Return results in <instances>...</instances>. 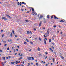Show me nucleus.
I'll use <instances>...</instances> for the list:
<instances>
[{
  "mask_svg": "<svg viewBox=\"0 0 66 66\" xmlns=\"http://www.w3.org/2000/svg\"><path fill=\"white\" fill-rule=\"evenodd\" d=\"M52 40H54V38H53V37H52Z\"/></svg>",
  "mask_w": 66,
  "mask_h": 66,
  "instance_id": "nucleus-42",
  "label": "nucleus"
},
{
  "mask_svg": "<svg viewBox=\"0 0 66 66\" xmlns=\"http://www.w3.org/2000/svg\"><path fill=\"white\" fill-rule=\"evenodd\" d=\"M12 33L13 34H14V30H12Z\"/></svg>",
  "mask_w": 66,
  "mask_h": 66,
  "instance_id": "nucleus-33",
  "label": "nucleus"
},
{
  "mask_svg": "<svg viewBox=\"0 0 66 66\" xmlns=\"http://www.w3.org/2000/svg\"><path fill=\"white\" fill-rule=\"evenodd\" d=\"M30 43L32 44H33V42H30Z\"/></svg>",
  "mask_w": 66,
  "mask_h": 66,
  "instance_id": "nucleus-32",
  "label": "nucleus"
},
{
  "mask_svg": "<svg viewBox=\"0 0 66 66\" xmlns=\"http://www.w3.org/2000/svg\"><path fill=\"white\" fill-rule=\"evenodd\" d=\"M18 55H19V56H20V53H19V54H18Z\"/></svg>",
  "mask_w": 66,
  "mask_h": 66,
  "instance_id": "nucleus-49",
  "label": "nucleus"
},
{
  "mask_svg": "<svg viewBox=\"0 0 66 66\" xmlns=\"http://www.w3.org/2000/svg\"><path fill=\"white\" fill-rule=\"evenodd\" d=\"M52 64H53V63H51V65H52Z\"/></svg>",
  "mask_w": 66,
  "mask_h": 66,
  "instance_id": "nucleus-64",
  "label": "nucleus"
},
{
  "mask_svg": "<svg viewBox=\"0 0 66 66\" xmlns=\"http://www.w3.org/2000/svg\"><path fill=\"white\" fill-rule=\"evenodd\" d=\"M39 14L37 16L38 17H39Z\"/></svg>",
  "mask_w": 66,
  "mask_h": 66,
  "instance_id": "nucleus-59",
  "label": "nucleus"
},
{
  "mask_svg": "<svg viewBox=\"0 0 66 66\" xmlns=\"http://www.w3.org/2000/svg\"><path fill=\"white\" fill-rule=\"evenodd\" d=\"M22 59V57H21L20 58L19 60H21V59Z\"/></svg>",
  "mask_w": 66,
  "mask_h": 66,
  "instance_id": "nucleus-40",
  "label": "nucleus"
},
{
  "mask_svg": "<svg viewBox=\"0 0 66 66\" xmlns=\"http://www.w3.org/2000/svg\"><path fill=\"white\" fill-rule=\"evenodd\" d=\"M34 14H35V15H37V13H36V12H35V13Z\"/></svg>",
  "mask_w": 66,
  "mask_h": 66,
  "instance_id": "nucleus-36",
  "label": "nucleus"
},
{
  "mask_svg": "<svg viewBox=\"0 0 66 66\" xmlns=\"http://www.w3.org/2000/svg\"><path fill=\"white\" fill-rule=\"evenodd\" d=\"M32 50V49H30L29 50V51H31Z\"/></svg>",
  "mask_w": 66,
  "mask_h": 66,
  "instance_id": "nucleus-61",
  "label": "nucleus"
},
{
  "mask_svg": "<svg viewBox=\"0 0 66 66\" xmlns=\"http://www.w3.org/2000/svg\"><path fill=\"white\" fill-rule=\"evenodd\" d=\"M26 13H29V11L26 12Z\"/></svg>",
  "mask_w": 66,
  "mask_h": 66,
  "instance_id": "nucleus-60",
  "label": "nucleus"
},
{
  "mask_svg": "<svg viewBox=\"0 0 66 66\" xmlns=\"http://www.w3.org/2000/svg\"><path fill=\"white\" fill-rule=\"evenodd\" d=\"M39 39L40 41H42V40L41 39L40 37L39 38Z\"/></svg>",
  "mask_w": 66,
  "mask_h": 66,
  "instance_id": "nucleus-22",
  "label": "nucleus"
},
{
  "mask_svg": "<svg viewBox=\"0 0 66 66\" xmlns=\"http://www.w3.org/2000/svg\"><path fill=\"white\" fill-rule=\"evenodd\" d=\"M60 22H64V21H63V20H61Z\"/></svg>",
  "mask_w": 66,
  "mask_h": 66,
  "instance_id": "nucleus-9",
  "label": "nucleus"
},
{
  "mask_svg": "<svg viewBox=\"0 0 66 66\" xmlns=\"http://www.w3.org/2000/svg\"><path fill=\"white\" fill-rule=\"evenodd\" d=\"M54 18L55 19H58V18L56 17V16L55 15L54 16Z\"/></svg>",
  "mask_w": 66,
  "mask_h": 66,
  "instance_id": "nucleus-5",
  "label": "nucleus"
},
{
  "mask_svg": "<svg viewBox=\"0 0 66 66\" xmlns=\"http://www.w3.org/2000/svg\"><path fill=\"white\" fill-rule=\"evenodd\" d=\"M53 16H52L51 17V19H52V18H53Z\"/></svg>",
  "mask_w": 66,
  "mask_h": 66,
  "instance_id": "nucleus-38",
  "label": "nucleus"
},
{
  "mask_svg": "<svg viewBox=\"0 0 66 66\" xmlns=\"http://www.w3.org/2000/svg\"><path fill=\"white\" fill-rule=\"evenodd\" d=\"M45 35L46 36H49V34H48L47 33H45Z\"/></svg>",
  "mask_w": 66,
  "mask_h": 66,
  "instance_id": "nucleus-6",
  "label": "nucleus"
},
{
  "mask_svg": "<svg viewBox=\"0 0 66 66\" xmlns=\"http://www.w3.org/2000/svg\"><path fill=\"white\" fill-rule=\"evenodd\" d=\"M52 48H53V49H54V47H53L52 46Z\"/></svg>",
  "mask_w": 66,
  "mask_h": 66,
  "instance_id": "nucleus-45",
  "label": "nucleus"
},
{
  "mask_svg": "<svg viewBox=\"0 0 66 66\" xmlns=\"http://www.w3.org/2000/svg\"><path fill=\"white\" fill-rule=\"evenodd\" d=\"M26 41L27 42H29V41L28 40V39H26Z\"/></svg>",
  "mask_w": 66,
  "mask_h": 66,
  "instance_id": "nucleus-37",
  "label": "nucleus"
},
{
  "mask_svg": "<svg viewBox=\"0 0 66 66\" xmlns=\"http://www.w3.org/2000/svg\"><path fill=\"white\" fill-rule=\"evenodd\" d=\"M41 25H42V23L40 22L39 24V27H40V26H41Z\"/></svg>",
  "mask_w": 66,
  "mask_h": 66,
  "instance_id": "nucleus-17",
  "label": "nucleus"
},
{
  "mask_svg": "<svg viewBox=\"0 0 66 66\" xmlns=\"http://www.w3.org/2000/svg\"><path fill=\"white\" fill-rule=\"evenodd\" d=\"M44 40V44H45V45H47V43H46V42L47 41H46V40L45 39Z\"/></svg>",
  "mask_w": 66,
  "mask_h": 66,
  "instance_id": "nucleus-7",
  "label": "nucleus"
},
{
  "mask_svg": "<svg viewBox=\"0 0 66 66\" xmlns=\"http://www.w3.org/2000/svg\"><path fill=\"white\" fill-rule=\"evenodd\" d=\"M28 65H29V66H30V65H31V63H28Z\"/></svg>",
  "mask_w": 66,
  "mask_h": 66,
  "instance_id": "nucleus-21",
  "label": "nucleus"
},
{
  "mask_svg": "<svg viewBox=\"0 0 66 66\" xmlns=\"http://www.w3.org/2000/svg\"><path fill=\"white\" fill-rule=\"evenodd\" d=\"M39 56H42V55L40 54H39Z\"/></svg>",
  "mask_w": 66,
  "mask_h": 66,
  "instance_id": "nucleus-44",
  "label": "nucleus"
},
{
  "mask_svg": "<svg viewBox=\"0 0 66 66\" xmlns=\"http://www.w3.org/2000/svg\"><path fill=\"white\" fill-rule=\"evenodd\" d=\"M31 9L32 10V12H33V11H34V9L33 8H31Z\"/></svg>",
  "mask_w": 66,
  "mask_h": 66,
  "instance_id": "nucleus-10",
  "label": "nucleus"
},
{
  "mask_svg": "<svg viewBox=\"0 0 66 66\" xmlns=\"http://www.w3.org/2000/svg\"><path fill=\"white\" fill-rule=\"evenodd\" d=\"M16 64H17V63H18V61H16L15 63Z\"/></svg>",
  "mask_w": 66,
  "mask_h": 66,
  "instance_id": "nucleus-43",
  "label": "nucleus"
},
{
  "mask_svg": "<svg viewBox=\"0 0 66 66\" xmlns=\"http://www.w3.org/2000/svg\"><path fill=\"white\" fill-rule=\"evenodd\" d=\"M37 50L38 51H40V48H39V47H38V48H37Z\"/></svg>",
  "mask_w": 66,
  "mask_h": 66,
  "instance_id": "nucleus-8",
  "label": "nucleus"
},
{
  "mask_svg": "<svg viewBox=\"0 0 66 66\" xmlns=\"http://www.w3.org/2000/svg\"><path fill=\"white\" fill-rule=\"evenodd\" d=\"M44 19V23H46V19H45V18H44L43 19Z\"/></svg>",
  "mask_w": 66,
  "mask_h": 66,
  "instance_id": "nucleus-3",
  "label": "nucleus"
},
{
  "mask_svg": "<svg viewBox=\"0 0 66 66\" xmlns=\"http://www.w3.org/2000/svg\"><path fill=\"white\" fill-rule=\"evenodd\" d=\"M10 36L11 37H12V36H13V34H12V32L11 33Z\"/></svg>",
  "mask_w": 66,
  "mask_h": 66,
  "instance_id": "nucleus-14",
  "label": "nucleus"
},
{
  "mask_svg": "<svg viewBox=\"0 0 66 66\" xmlns=\"http://www.w3.org/2000/svg\"><path fill=\"white\" fill-rule=\"evenodd\" d=\"M15 63L14 62H11V64H15Z\"/></svg>",
  "mask_w": 66,
  "mask_h": 66,
  "instance_id": "nucleus-13",
  "label": "nucleus"
},
{
  "mask_svg": "<svg viewBox=\"0 0 66 66\" xmlns=\"http://www.w3.org/2000/svg\"><path fill=\"white\" fill-rule=\"evenodd\" d=\"M20 4V3H19V2H18L17 3L18 5H19Z\"/></svg>",
  "mask_w": 66,
  "mask_h": 66,
  "instance_id": "nucleus-19",
  "label": "nucleus"
},
{
  "mask_svg": "<svg viewBox=\"0 0 66 66\" xmlns=\"http://www.w3.org/2000/svg\"><path fill=\"white\" fill-rule=\"evenodd\" d=\"M31 58L32 60H33L34 59V58L33 57H31Z\"/></svg>",
  "mask_w": 66,
  "mask_h": 66,
  "instance_id": "nucleus-46",
  "label": "nucleus"
},
{
  "mask_svg": "<svg viewBox=\"0 0 66 66\" xmlns=\"http://www.w3.org/2000/svg\"><path fill=\"white\" fill-rule=\"evenodd\" d=\"M61 58H62V59H64V58L62 56H61Z\"/></svg>",
  "mask_w": 66,
  "mask_h": 66,
  "instance_id": "nucleus-35",
  "label": "nucleus"
},
{
  "mask_svg": "<svg viewBox=\"0 0 66 66\" xmlns=\"http://www.w3.org/2000/svg\"><path fill=\"white\" fill-rule=\"evenodd\" d=\"M6 16H7V17H8V18H12V17H11L9 15H7V14H6L5 15Z\"/></svg>",
  "mask_w": 66,
  "mask_h": 66,
  "instance_id": "nucleus-2",
  "label": "nucleus"
},
{
  "mask_svg": "<svg viewBox=\"0 0 66 66\" xmlns=\"http://www.w3.org/2000/svg\"><path fill=\"white\" fill-rule=\"evenodd\" d=\"M25 21L26 22H28V21L27 20H25Z\"/></svg>",
  "mask_w": 66,
  "mask_h": 66,
  "instance_id": "nucleus-48",
  "label": "nucleus"
},
{
  "mask_svg": "<svg viewBox=\"0 0 66 66\" xmlns=\"http://www.w3.org/2000/svg\"><path fill=\"white\" fill-rule=\"evenodd\" d=\"M54 53H55V55H56V53L55 52H54Z\"/></svg>",
  "mask_w": 66,
  "mask_h": 66,
  "instance_id": "nucleus-50",
  "label": "nucleus"
},
{
  "mask_svg": "<svg viewBox=\"0 0 66 66\" xmlns=\"http://www.w3.org/2000/svg\"><path fill=\"white\" fill-rule=\"evenodd\" d=\"M34 31H36V29L35 28H34Z\"/></svg>",
  "mask_w": 66,
  "mask_h": 66,
  "instance_id": "nucleus-41",
  "label": "nucleus"
},
{
  "mask_svg": "<svg viewBox=\"0 0 66 66\" xmlns=\"http://www.w3.org/2000/svg\"><path fill=\"white\" fill-rule=\"evenodd\" d=\"M47 18L48 19H49V18H50V15H47Z\"/></svg>",
  "mask_w": 66,
  "mask_h": 66,
  "instance_id": "nucleus-15",
  "label": "nucleus"
},
{
  "mask_svg": "<svg viewBox=\"0 0 66 66\" xmlns=\"http://www.w3.org/2000/svg\"><path fill=\"white\" fill-rule=\"evenodd\" d=\"M22 63L23 64H24V61H23V62H22Z\"/></svg>",
  "mask_w": 66,
  "mask_h": 66,
  "instance_id": "nucleus-54",
  "label": "nucleus"
},
{
  "mask_svg": "<svg viewBox=\"0 0 66 66\" xmlns=\"http://www.w3.org/2000/svg\"><path fill=\"white\" fill-rule=\"evenodd\" d=\"M8 42H12V40L11 39L10 40H8Z\"/></svg>",
  "mask_w": 66,
  "mask_h": 66,
  "instance_id": "nucleus-30",
  "label": "nucleus"
},
{
  "mask_svg": "<svg viewBox=\"0 0 66 66\" xmlns=\"http://www.w3.org/2000/svg\"><path fill=\"white\" fill-rule=\"evenodd\" d=\"M3 42L4 44H5V43H6V41H3Z\"/></svg>",
  "mask_w": 66,
  "mask_h": 66,
  "instance_id": "nucleus-28",
  "label": "nucleus"
},
{
  "mask_svg": "<svg viewBox=\"0 0 66 66\" xmlns=\"http://www.w3.org/2000/svg\"><path fill=\"white\" fill-rule=\"evenodd\" d=\"M7 46V44H5L4 45V46Z\"/></svg>",
  "mask_w": 66,
  "mask_h": 66,
  "instance_id": "nucleus-47",
  "label": "nucleus"
},
{
  "mask_svg": "<svg viewBox=\"0 0 66 66\" xmlns=\"http://www.w3.org/2000/svg\"><path fill=\"white\" fill-rule=\"evenodd\" d=\"M44 37H46V36H45V35H44Z\"/></svg>",
  "mask_w": 66,
  "mask_h": 66,
  "instance_id": "nucleus-52",
  "label": "nucleus"
},
{
  "mask_svg": "<svg viewBox=\"0 0 66 66\" xmlns=\"http://www.w3.org/2000/svg\"><path fill=\"white\" fill-rule=\"evenodd\" d=\"M21 10L22 11H23L24 10L23 9H21Z\"/></svg>",
  "mask_w": 66,
  "mask_h": 66,
  "instance_id": "nucleus-62",
  "label": "nucleus"
},
{
  "mask_svg": "<svg viewBox=\"0 0 66 66\" xmlns=\"http://www.w3.org/2000/svg\"><path fill=\"white\" fill-rule=\"evenodd\" d=\"M22 4H24L25 5H26V3H25L23 2L22 3Z\"/></svg>",
  "mask_w": 66,
  "mask_h": 66,
  "instance_id": "nucleus-16",
  "label": "nucleus"
},
{
  "mask_svg": "<svg viewBox=\"0 0 66 66\" xmlns=\"http://www.w3.org/2000/svg\"><path fill=\"white\" fill-rule=\"evenodd\" d=\"M23 55L22 54H21L20 56H22Z\"/></svg>",
  "mask_w": 66,
  "mask_h": 66,
  "instance_id": "nucleus-51",
  "label": "nucleus"
},
{
  "mask_svg": "<svg viewBox=\"0 0 66 66\" xmlns=\"http://www.w3.org/2000/svg\"><path fill=\"white\" fill-rule=\"evenodd\" d=\"M29 60H30V61H31V57H29Z\"/></svg>",
  "mask_w": 66,
  "mask_h": 66,
  "instance_id": "nucleus-27",
  "label": "nucleus"
},
{
  "mask_svg": "<svg viewBox=\"0 0 66 66\" xmlns=\"http://www.w3.org/2000/svg\"><path fill=\"white\" fill-rule=\"evenodd\" d=\"M7 50H9V47H8L7 49Z\"/></svg>",
  "mask_w": 66,
  "mask_h": 66,
  "instance_id": "nucleus-55",
  "label": "nucleus"
},
{
  "mask_svg": "<svg viewBox=\"0 0 66 66\" xmlns=\"http://www.w3.org/2000/svg\"><path fill=\"white\" fill-rule=\"evenodd\" d=\"M49 42L50 43H51V39H50Z\"/></svg>",
  "mask_w": 66,
  "mask_h": 66,
  "instance_id": "nucleus-26",
  "label": "nucleus"
},
{
  "mask_svg": "<svg viewBox=\"0 0 66 66\" xmlns=\"http://www.w3.org/2000/svg\"><path fill=\"white\" fill-rule=\"evenodd\" d=\"M53 27H54V28H56V26L55 25H54L53 26Z\"/></svg>",
  "mask_w": 66,
  "mask_h": 66,
  "instance_id": "nucleus-20",
  "label": "nucleus"
},
{
  "mask_svg": "<svg viewBox=\"0 0 66 66\" xmlns=\"http://www.w3.org/2000/svg\"><path fill=\"white\" fill-rule=\"evenodd\" d=\"M43 16L42 15H40L39 18V19H42V18H43Z\"/></svg>",
  "mask_w": 66,
  "mask_h": 66,
  "instance_id": "nucleus-4",
  "label": "nucleus"
},
{
  "mask_svg": "<svg viewBox=\"0 0 66 66\" xmlns=\"http://www.w3.org/2000/svg\"><path fill=\"white\" fill-rule=\"evenodd\" d=\"M2 19H4V20H7L8 19L7 18L5 17H3L2 18Z\"/></svg>",
  "mask_w": 66,
  "mask_h": 66,
  "instance_id": "nucleus-1",
  "label": "nucleus"
},
{
  "mask_svg": "<svg viewBox=\"0 0 66 66\" xmlns=\"http://www.w3.org/2000/svg\"><path fill=\"white\" fill-rule=\"evenodd\" d=\"M29 33H30V32L29 31H28L27 32V34H29Z\"/></svg>",
  "mask_w": 66,
  "mask_h": 66,
  "instance_id": "nucleus-23",
  "label": "nucleus"
},
{
  "mask_svg": "<svg viewBox=\"0 0 66 66\" xmlns=\"http://www.w3.org/2000/svg\"><path fill=\"white\" fill-rule=\"evenodd\" d=\"M2 59L3 60H5V57H2Z\"/></svg>",
  "mask_w": 66,
  "mask_h": 66,
  "instance_id": "nucleus-24",
  "label": "nucleus"
},
{
  "mask_svg": "<svg viewBox=\"0 0 66 66\" xmlns=\"http://www.w3.org/2000/svg\"><path fill=\"white\" fill-rule=\"evenodd\" d=\"M8 57L9 59H11V56H8Z\"/></svg>",
  "mask_w": 66,
  "mask_h": 66,
  "instance_id": "nucleus-25",
  "label": "nucleus"
},
{
  "mask_svg": "<svg viewBox=\"0 0 66 66\" xmlns=\"http://www.w3.org/2000/svg\"><path fill=\"white\" fill-rule=\"evenodd\" d=\"M3 36H4V35H2V37H3Z\"/></svg>",
  "mask_w": 66,
  "mask_h": 66,
  "instance_id": "nucleus-56",
  "label": "nucleus"
},
{
  "mask_svg": "<svg viewBox=\"0 0 66 66\" xmlns=\"http://www.w3.org/2000/svg\"><path fill=\"white\" fill-rule=\"evenodd\" d=\"M29 33H30L31 34H32V33L31 31H29Z\"/></svg>",
  "mask_w": 66,
  "mask_h": 66,
  "instance_id": "nucleus-39",
  "label": "nucleus"
},
{
  "mask_svg": "<svg viewBox=\"0 0 66 66\" xmlns=\"http://www.w3.org/2000/svg\"><path fill=\"white\" fill-rule=\"evenodd\" d=\"M0 52H3V51H2V50H0Z\"/></svg>",
  "mask_w": 66,
  "mask_h": 66,
  "instance_id": "nucleus-29",
  "label": "nucleus"
},
{
  "mask_svg": "<svg viewBox=\"0 0 66 66\" xmlns=\"http://www.w3.org/2000/svg\"><path fill=\"white\" fill-rule=\"evenodd\" d=\"M47 32V34H49V29H48Z\"/></svg>",
  "mask_w": 66,
  "mask_h": 66,
  "instance_id": "nucleus-11",
  "label": "nucleus"
},
{
  "mask_svg": "<svg viewBox=\"0 0 66 66\" xmlns=\"http://www.w3.org/2000/svg\"><path fill=\"white\" fill-rule=\"evenodd\" d=\"M27 43L26 42H24V44H25V45H27Z\"/></svg>",
  "mask_w": 66,
  "mask_h": 66,
  "instance_id": "nucleus-34",
  "label": "nucleus"
},
{
  "mask_svg": "<svg viewBox=\"0 0 66 66\" xmlns=\"http://www.w3.org/2000/svg\"><path fill=\"white\" fill-rule=\"evenodd\" d=\"M22 3H21V2H20V6H21V4Z\"/></svg>",
  "mask_w": 66,
  "mask_h": 66,
  "instance_id": "nucleus-31",
  "label": "nucleus"
},
{
  "mask_svg": "<svg viewBox=\"0 0 66 66\" xmlns=\"http://www.w3.org/2000/svg\"><path fill=\"white\" fill-rule=\"evenodd\" d=\"M35 13V12H34V11L32 12V13H33L34 14Z\"/></svg>",
  "mask_w": 66,
  "mask_h": 66,
  "instance_id": "nucleus-57",
  "label": "nucleus"
},
{
  "mask_svg": "<svg viewBox=\"0 0 66 66\" xmlns=\"http://www.w3.org/2000/svg\"><path fill=\"white\" fill-rule=\"evenodd\" d=\"M37 37H36V38H35V39L36 40H37Z\"/></svg>",
  "mask_w": 66,
  "mask_h": 66,
  "instance_id": "nucleus-58",
  "label": "nucleus"
},
{
  "mask_svg": "<svg viewBox=\"0 0 66 66\" xmlns=\"http://www.w3.org/2000/svg\"><path fill=\"white\" fill-rule=\"evenodd\" d=\"M36 66H38V63H36Z\"/></svg>",
  "mask_w": 66,
  "mask_h": 66,
  "instance_id": "nucleus-18",
  "label": "nucleus"
},
{
  "mask_svg": "<svg viewBox=\"0 0 66 66\" xmlns=\"http://www.w3.org/2000/svg\"><path fill=\"white\" fill-rule=\"evenodd\" d=\"M27 59H28V60H29V57H28L27 58Z\"/></svg>",
  "mask_w": 66,
  "mask_h": 66,
  "instance_id": "nucleus-53",
  "label": "nucleus"
},
{
  "mask_svg": "<svg viewBox=\"0 0 66 66\" xmlns=\"http://www.w3.org/2000/svg\"><path fill=\"white\" fill-rule=\"evenodd\" d=\"M17 37V35H15V37Z\"/></svg>",
  "mask_w": 66,
  "mask_h": 66,
  "instance_id": "nucleus-63",
  "label": "nucleus"
},
{
  "mask_svg": "<svg viewBox=\"0 0 66 66\" xmlns=\"http://www.w3.org/2000/svg\"><path fill=\"white\" fill-rule=\"evenodd\" d=\"M50 49L51 50V51H52V52H53V50H52L51 48H50Z\"/></svg>",
  "mask_w": 66,
  "mask_h": 66,
  "instance_id": "nucleus-12",
  "label": "nucleus"
}]
</instances>
